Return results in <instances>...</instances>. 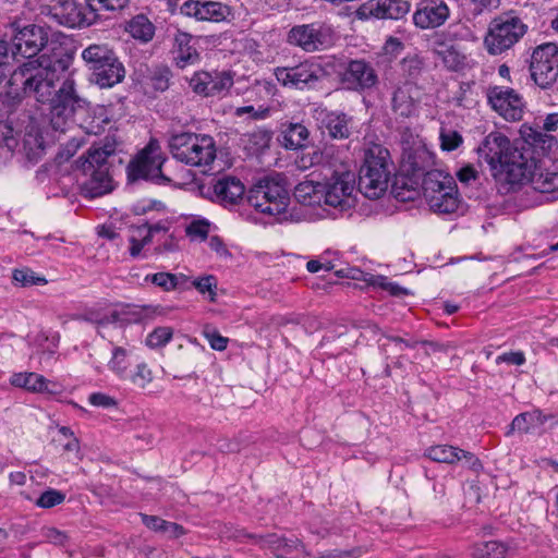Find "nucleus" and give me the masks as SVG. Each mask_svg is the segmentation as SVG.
Segmentation results:
<instances>
[{
  "instance_id": "f257e3e1",
  "label": "nucleus",
  "mask_w": 558,
  "mask_h": 558,
  "mask_svg": "<svg viewBox=\"0 0 558 558\" xmlns=\"http://www.w3.org/2000/svg\"><path fill=\"white\" fill-rule=\"evenodd\" d=\"M66 68V61L44 56L36 61L24 62L11 76L13 85L21 86L26 95L47 105V108L37 107L32 112H43L46 116V126L60 133L65 132L75 111L84 104L75 92L73 80H64L57 88Z\"/></svg>"
},
{
  "instance_id": "f03ea898",
  "label": "nucleus",
  "mask_w": 558,
  "mask_h": 558,
  "mask_svg": "<svg viewBox=\"0 0 558 558\" xmlns=\"http://www.w3.org/2000/svg\"><path fill=\"white\" fill-rule=\"evenodd\" d=\"M122 151V142L114 135L106 136L98 144H94L86 156L77 160L87 179L82 184L85 196L90 198L102 196L112 190V179L109 174V158Z\"/></svg>"
},
{
  "instance_id": "7ed1b4c3",
  "label": "nucleus",
  "mask_w": 558,
  "mask_h": 558,
  "mask_svg": "<svg viewBox=\"0 0 558 558\" xmlns=\"http://www.w3.org/2000/svg\"><path fill=\"white\" fill-rule=\"evenodd\" d=\"M481 159L493 169L507 174L508 181L512 184H522L526 175V161L523 153L512 148L509 138L499 133H489L482 145L477 148Z\"/></svg>"
},
{
  "instance_id": "20e7f679",
  "label": "nucleus",
  "mask_w": 558,
  "mask_h": 558,
  "mask_svg": "<svg viewBox=\"0 0 558 558\" xmlns=\"http://www.w3.org/2000/svg\"><path fill=\"white\" fill-rule=\"evenodd\" d=\"M391 170L389 150L381 145H372L365 150L360 169L359 191L371 199L381 197L388 189Z\"/></svg>"
},
{
  "instance_id": "39448f33",
  "label": "nucleus",
  "mask_w": 558,
  "mask_h": 558,
  "mask_svg": "<svg viewBox=\"0 0 558 558\" xmlns=\"http://www.w3.org/2000/svg\"><path fill=\"white\" fill-rule=\"evenodd\" d=\"M168 147L174 159L191 167L210 166L217 155L216 142L207 134L173 132Z\"/></svg>"
},
{
  "instance_id": "423d86ee",
  "label": "nucleus",
  "mask_w": 558,
  "mask_h": 558,
  "mask_svg": "<svg viewBox=\"0 0 558 558\" xmlns=\"http://www.w3.org/2000/svg\"><path fill=\"white\" fill-rule=\"evenodd\" d=\"M247 201L257 211L276 217L279 221L287 219L290 196L283 180L279 177H266L250 191Z\"/></svg>"
},
{
  "instance_id": "0eeeda50",
  "label": "nucleus",
  "mask_w": 558,
  "mask_h": 558,
  "mask_svg": "<svg viewBox=\"0 0 558 558\" xmlns=\"http://www.w3.org/2000/svg\"><path fill=\"white\" fill-rule=\"evenodd\" d=\"M423 194L430 210L437 214L456 213L461 204L453 178L439 170L424 175Z\"/></svg>"
},
{
  "instance_id": "6e6552de",
  "label": "nucleus",
  "mask_w": 558,
  "mask_h": 558,
  "mask_svg": "<svg viewBox=\"0 0 558 558\" xmlns=\"http://www.w3.org/2000/svg\"><path fill=\"white\" fill-rule=\"evenodd\" d=\"M526 31L527 26L514 12L501 13L490 21L484 46L489 54H501L512 48Z\"/></svg>"
},
{
  "instance_id": "1a4fd4ad",
  "label": "nucleus",
  "mask_w": 558,
  "mask_h": 558,
  "mask_svg": "<svg viewBox=\"0 0 558 558\" xmlns=\"http://www.w3.org/2000/svg\"><path fill=\"white\" fill-rule=\"evenodd\" d=\"M356 174L347 165L340 163L332 170L330 177L322 183L324 194V204L340 211H347L354 207Z\"/></svg>"
},
{
  "instance_id": "9d476101",
  "label": "nucleus",
  "mask_w": 558,
  "mask_h": 558,
  "mask_svg": "<svg viewBox=\"0 0 558 558\" xmlns=\"http://www.w3.org/2000/svg\"><path fill=\"white\" fill-rule=\"evenodd\" d=\"M22 125V151L29 161L37 162L45 155L51 141L49 129L46 126V116L43 112L24 113Z\"/></svg>"
},
{
  "instance_id": "9b49d317",
  "label": "nucleus",
  "mask_w": 558,
  "mask_h": 558,
  "mask_svg": "<svg viewBox=\"0 0 558 558\" xmlns=\"http://www.w3.org/2000/svg\"><path fill=\"white\" fill-rule=\"evenodd\" d=\"M276 80L288 88L312 89L324 78L326 72L320 63L307 59L291 66H278L274 70Z\"/></svg>"
},
{
  "instance_id": "f8f14e48",
  "label": "nucleus",
  "mask_w": 558,
  "mask_h": 558,
  "mask_svg": "<svg viewBox=\"0 0 558 558\" xmlns=\"http://www.w3.org/2000/svg\"><path fill=\"white\" fill-rule=\"evenodd\" d=\"M471 35L464 25H450L446 31L436 34L433 40L434 53L441 59L444 65L450 71H458L465 63V56L454 44L457 40L466 39Z\"/></svg>"
},
{
  "instance_id": "ddd939ff",
  "label": "nucleus",
  "mask_w": 558,
  "mask_h": 558,
  "mask_svg": "<svg viewBox=\"0 0 558 558\" xmlns=\"http://www.w3.org/2000/svg\"><path fill=\"white\" fill-rule=\"evenodd\" d=\"M165 161L161 147L157 140L151 138L148 144L130 161L126 168L130 181L140 179L151 180L156 182L166 181L161 172V166Z\"/></svg>"
},
{
  "instance_id": "4468645a",
  "label": "nucleus",
  "mask_w": 558,
  "mask_h": 558,
  "mask_svg": "<svg viewBox=\"0 0 558 558\" xmlns=\"http://www.w3.org/2000/svg\"><path fill=\"white\" fill-rule=\"evenodd\" d=\"M530 72L541 88L550 87L558 77V45L545 43L537 46L531 57Z\"/></svg>"
},
{
  "instance_id": "2eb2a0df",
  "label": "nucleus",
  "mask_w": 558,
  "mask_h": 558,
  "mask_svg": "<svg viewBox=\"0 0 558 558\" xmlns=\"http://www.w3.org/2000/svg\"><path fill=\"white\" fill-rule=\"evenodd\" d=\"M41 13L71 28L87 27L96 23V13L89 12L86 2L85 5H81L73 0H52Z\"/></svg>"
},
{
  "instance_id": "dca6fc26",
  "label": "nucleus",
  "mask_w": 558,
  "mask_h": 558,
  "mask_svg": "<svg viewBox=\"0 0 558 558\" xmlns=\"http://www.w3.org/2000/svg\"><path fill=\"white\" fill-rule=\"evenodd\" d=\"M48 39V28L37 24H28L14 34L12 39V54L14 57L21 56L28 59L26 62L36 61V59L33 58L43 50ZM41 57H44V54L38 57L37 60L41 59ZM45 57L48 58L46 54ZM49 59H51V57H49ZM56 59L57 58H52V60Z\"/></svg>"
},
{
  "instance_id": "f3484780",
  "label": "nucleus",
  "mask_w": 558,
  "mask_h": 558,
  "mask_svg": "<svg viewBox=\"0 0 558 558\" xmlns=\"http://www.w3.org/2000/svg\"><path fill=\"white\" fill-rule=\"evenodd\" d=\"M180 13L197 22L220 23L228 21L231 8L220 1L186 0L180 5Z\"/></svg>"
},
{
  "instance_id": "a211bd4d",
  "label": "nucleus",
  "mask_w": 558,
  "mask_h": 558,
  "mask_svg": "<svg viewBox=\"0 0 558 558\" xmlns=\"http://www.w3.org/2000/svg\"><path fill=\"white\" fill-rule=\"evenodd\" d=\"M411 4L405 0H368L362 3L354 12L356 19L366 21L400 20L410 12Z\"/></svg>"
},
{
  "instance_id": "6ab92c4d",
  "label": "nucleus",
  "mask_w": 558,
  "mask_h": 558,
  "mask_svg": "<svg viewBox=\"0 0 558 558\" xmlns=\"http://www.w3.org/2000/svg\"><path fill=\"white\" fill-rule=\"evenodd\" d=\"M232 85L233 76L228 71L196 72L190 81L193 92L205 97L223 96Z\"/></svg>"
},
{
  "instance_id": "aec40b11",
  "label": "nucleus",
  "mask_w": 558,
  "mask_h": 558,
  "mask_svg": "<svg viewBox=\"0 0 558 558\" xmlns=\"http://www.w3.org/2000/svg\"><path fill=\"white\" fill-rule=\"evenodd\" d=\"M329 37L328 32L322 26L304 24L290 29L288 41L306 52H314L325 47L329 43Z\"/></svg>"
},
{
  "instance_id": "412c9836",
  "label": "nucleus",
  "mask_w": 558,
  "mask_h": 558,
  "mask_svg": "<svg viewBox=\"0 0 558 558\" xmlns=\"http://www.w3.org/2000/svg\"><path fill=\"white\" fill-rule=\"evenodd\" d=\"M492 107L506 120L518 121L522 118L524 102L512 88L495 87L488 95Z\"/></svg>"
},
{
  "instance_id": "4be33fe9",
  "label": "nucleus",
  "mask_w": 558,
  "mask_h": 558,
  "mask_svg": "<svg viewBox=\"0 0 558 558\" xmlns=\"http://www.w3.org/2000/svg\"><path fill=\"white\" fill-rule=\"evenodd\" d=\"M450 16V9L445 0H425L413 14L415 26L422 29L436 28L445 24Z\"/></svg>"
},
{
  "instance_id": "5701e85b",
  "label": "nucleus",
  "mask_w": 558,
  "mask_h": 558,
  "mask_svg": "<svg viewBox=\"0 0 558 558\" xmlns=\"http://www.w3.org/2000/svg\"><path fill=\"white\" fill-rule=\"evenodd\" d=\"M526 168L523 183L529 182L534 190L558 198V168L544 169L532 157L526 161Z\"/></svg>"
},
{
  "instance_id": "b1692460",
  "label": "nucleus",
  "mask_w": 558,
  "mask_h": 558,
  "mask_svg": "<svg viewBox=\"0 0 558 558\" xmlns=\"http://www.w3.org/2000/svg\"><path fill=\"white\" fill-rule=\"evenodd\" d=\"M378 82L375 69L364 60H352L342 74V83L349 89L364 90L374 87Z\"/></svg>"
},
{
  "instance_id": "393cba45",
  "label": "nucleus",
  "mask_w": 558,
  "mask_h": 558,
  "mask_svg": "<svg viewBox=\"0 0 558 558\" xmlns=\"http://www.w3.org/2000/svg\"><path fill=\"white\" fill-rule=\"evenodd\" d=\"M418 100L420 88L411 82H404L395 89L391 108L396 114L410 118L415 114Z\"/></svg>"
},
{
  "instance_id": "a878e982",
  "label": "nucleus",
  "mask_w": 558,
  "mask_h": 558,
  "mask_svg": "<svg viewBox=\"0 0 558 558\" xmlns=\"http://www.w3.org/2000/svg\"><path fill=\"white\" fill-rule=\"evenodd\" d=\"M215 199L223 205L238 204L245 193V186L241 180L233 175L218 178L213 186Z\"/></svg>"
},
{
  "instance_id": "bb28decb",
  "label": "nucleus",
  "mask_w": 558,
  "mask_h": 558,
  "mask_svg": "<svg viewBox=\"0 0 558 558\" xmlns=\"http://www.w3.org/2000/svg\"><path fill=\"white\" fill-rule=\"evenodd\" d=\"M317 119L320 120L322 128L335 140H344L351 135V118L344 112L320 110Z\"/></svg>"
},
{
  "instance_id": "cd10ccee",
  "label": "nucleus",
  "mask_w": 558,
  "mask_h": 558,
  "mask_svg": "<svg viewBox=\"0 0 558 558\" xmlns=\"http://www.w3.org/2000/svg\"><path fill=\"white\" fill-rule=\"evenodd\" d=\"M192 36L187 33L178 32L174 36L173 60L181 69L199 61V53L192 45Z\"/></svg>"
},
{
  "instance_id": "c85d7f7f",
  "label": "nucleus",
  "mask_w": 558,
  "mask_h": 558,
  "mask_svg": "<svg viewBox=\"0 0 558 558\" xmlns=\"http://www.w3.org/2000/svg\"><path fill=\"white\" fill-rule=\"evenodd\" d=\"M308 129L302 123H286L281 125L279 142L286 149H302L307 146Z\"/></svg>"
},
{
  "instance_id": "c756f323",
  "label": "nucleus",
  "mask_w": 558,
  "mask_h": 558,
  "mask_svg": "<svg viewBox=\"0 0 558 558\" xmlns=\"http://www.w3.org/2000/svg\"><path fill=\"white\" fill-rule=\"evenodd\" d=\"M93 75L92 81L101 88H110L121 83L125 76V69L122 62L117 57L112 61L105 64V66L97 70Z\"/></svg>"
},
{
  "instance_id": "7c9ffc66",
  "label": "nucleus",
  "mask_w": 558,
  "mask_h": 558,
  "mask_svg": "<svg viewBox=\"0 0 558 558\" xmlns=\"http://www.w3.org/2000/svg\"><path fill=\"white\" fill-rule=\"evenodd\" d=\"M82 58L94 74L100 68L102 69L105 64L116 59L117 56L107 45L94 44L83 50Z\"/></svg>"
},
{
  "instance_id": "2f4dec72",
  "label": "nucleus",
  "mask_w": 558,
  "mask_h": 558,
  "mask_svg": "<svg viewBox=\"0 0 558 558\" xmlns=\"http://www.w3.org/2000/svg\"><path fill=\"white\" fill-rule=\"evenodd\" d=\"M111 123V116L105 106H97L86 111V117L81 122V128L86 134L98 135Z\"/></svg>"
},
{
  "instance_id": "473e14b6",
  "label": "nucleus",
  "mask_w": 558,
  "mask_h": 558,
  "mask_svg": "<svg viewBox=\"0 0 558 558\" xmlns=\"http://www.w3.org/2000/svg\"><path fill=\"white\" fill-rule=\"evenodd\" d=\"M10 383L14 387L23 388L31 392H50V381L37 373H17L13 374Z\"/></svg>"
},
{
  "instance_id": "72a5a7b5",
  "label": "nucleus",
  "mask_w": 558,
  "mask_h": 558,
  "mask_svg": "<svg viewBox=\"0 0 558 558\" xmlns=\"http://www.w3.org/2000/svg\"><path fill=\"white\" fill-rule=\"evenodd\" d=\"M550 416L543 414L539 410L524 412L517 415L511 423V430L523 434H531L544 426Z\"/></svg>"
},
{
  "instance_id": "f704fd0d",
  "label": "nucleus",
  "mask_w": 558,
  "mask_h": 558,
  "mask_svg": "<svg viewBox=\"0 0 558 558\" xmlns=\"http://www.w3.org/2000/svg\"><path fill=\"white\" fill-rule=\"evenodd\" d=\"M322 182L303 181L294 187L295 199L304 206H314L324 202Z\"/></svg>"
},
{
  "instance_id": "c9c22d12",
  "label": "nucleus",
  "mask_w": 558,
  "mask_h": 558,
  "mask_svg": "<svg viewBox=\"0 0 558 558\" xmlns=\"http://www.w3.org/2000/svg\"><path fill=\"white\" fill-rule=\"evenodd\" d=\"M125 29L133 38L143 43L151 40L155 34V26L143 14H138L131 19Z\"/></svg>"
},
{
  "instance_id": "e433bc0d",
  "label": "nucleus",
  "mask_w": 558,
  "mask_h": 558,
  "mask_svg": "<svg viewBox=\"0 0 558 558\" xmlns=\"http://www.w3.org/2000/svg\"><path fill=\"white\" fill-rule=\"evenodd\" d=\"M426 457L435 462L453 464L459 462V448L448 445H437L426 450Z\"/></svg>"
},
{
  "instance_id": "4c0bfd02",
  "label": "nucleus",
  "mask_w": 558,
  "mask_h": 558,
  "mask_svg": "<svg viewBox=\"0 0 558 558\" xmlns=\"http://www.w3.org/2000/svg\"><path fill=\"white\" fill-rule=\"evenodd\" d=\"M108 367L118 377L125 378L129 368L128 351L122 347H113Z\"/></svg>"
},
{
  "instance_id": "58836bf2",
  "label": "nucleus",
  "mask_w": 558,
  "mask_h": 558,
  "mask_svg": "<svg viewBox=\"0 0 558 558\" xmlns=\"http://www.w3.org/2000/svg\"><path fill=\"white\" fill-rule=\"evenodd\" d=\"M89 12L96 13V21L100 17V12H117L124 9L129 0H85Z\"/></svg>"
},
{
  "instance_id": "ea45409f",
  "label": "nucleus",
  "mask_w": 558,
  "mask_h": 558,
  "mask_svg": "<svg viewBox=\"0 0 558 558\" xmlns=\"http://www.w3.org/2000/svg\"><path fill=\"white\" fill-rule=\"evenodd\" d=\"M12 279L14 284L20 287L44 286L47 283L45 277L36 275L29 268L14 269Z\"/></svg>"
},
{
  "instance_id": "a19ab883",
  "label": "nucleus",
  "mask_w": 558,
  "mask_h": 558,
  "mask_svg": "<svg viewBox=\"0 0 558 558\" xmlns=\"http://www.w3.org/2000/svg\"><path fill=\"white\" fill-rule=\"evenodd\" d=\"M326 154L327 153L325 150H320L319 148L302 151V154L295 159V166L299 170H308L320 165L324 161Z\"/></svg>"
},
{
  "instance_id": "79ce46f5",
  "label": "nucleus",
  "mask_w": 558,
  "mask_h": 558,
  "mask_svg": "<svg viewBox=\"0 0 558 558\" xmlns=\"http://www.w3.org/2000/svg\"><path fill=\"white\" fill-rule=\"evenodd\" d=\"M506 551V546L500 542H485L476 547L474 558H505Z\"/></svg>"
},
{
  "instance_id": "37998d69",
  "label": "nucleus",
  "mask_w": 558,
  "mask_h": 558,
  "mask_svg": "<svg viewBox=\"0 0 558 558\" xmlns=\"http://www.w3.org/2000/svg\"><path fill=\"white\" fill-rule=\"evenodd\" d=\"M384 339L386 341L380 344V348L386 354H398L404 349H413L417 344V341H410L395 336H384Z\"/></svg>"
},
{
  "instance_id": "c03bdc74",
  "label": "nucleus",
  "mask_w": 558,
  "mask_h": 558,
  "mask_svg": "<svg viewBox=\"0 0 558 558\" xmlns=\"http://www.w3.org/2000/svg\"><path fill=\"white\" fill-rule=\"evenodd\" d=\"M128 315H129V313L124 310L112 311L111 313L104 315L101 318L96 319L95 324L97 326L98 333L101 337H105L102 329L110 324H119L120 326H123L125 324L131 323V318H129Z\"/></svg>"
},
{
  "instance_id": "a18cd8bd",
  "label": "nucleus",
  "mask_w": 558,
  "mask_h": 558,
  "mask_svg": "<svg viewBox=\"0 0 558 558\" xmlns=\"http://www.w3.org/2000/svg\"><path fill=\"white\" fill-rule=\"evenodd\" d=\"M210 223L206 219H196L185 227V233L191 241H204L209 233Z\"/></svg>"
},
{
  "instance_id": "49530a36",
  "label": "nucleus",
  "mask_w": 558,
  "mask_h": 558,
  "mask_svg": "<svg viewBox=\"0 0 558 558\" xmlns=\"http://www.w3.org/2000/svg\"><path fill=\"white\" fill-rule=\"evenodd\" d=\"M173 336V330L170 327L155 328L146 338V344L149 348H160L166 345Z\"/></svg>"
},
{
  "instance_id": "de8ad7c7",
  "label": "nucleus",
  "mask_w": 558,
  "mask_h": 558,
  "mask_svg": "<svg viewBox=\"0 0 558 558\" xmlns=\"http://www.w3.org/2000/svg\"><path fill=\"white\" fill-rule=\"evenodd\" d=\"M439 140L441 149L446 151H452L463 143L462 135L458 131L448 129H441Z\"/></svg>"
},
{
  "instance_id": "09e8293b",
  "label": "nucleus",
  "mask_w": 558,
  "mask_h": 558,
  "mask_svg": "<svg viewBox=\"0 0 558 558\" xmlns=\"http://www.w3.org/2000/svg\"><path fill=\"white\" fill-rule=\"evenodd\" d=\"M64 499L65 495L63 493L49 488L41 493V495L36 500V506L43 509H49L62 504Z\"/></svg>"
},
{
  "instance_id": "8fccbe9b",
  "label": "nucleus",
  "mask_w": 558,
  "mask_h": 558,
  "mask_svg": "<svg viewBox=\"0 0 558 558\" xmlns=\"http://www.w3.org/2000/svg\"><path fill=\"white\" fill-rule=\"evenodd\" d=\"M526 137L531 140V144L539 147L542 150H547L556 144V140L554 136L543 133L539 130L530 129V133L526 134Z\"/></svg>"
},
{
  "instance_id": "3c124183",
  "label": "nucleus",
  "mask_w": 558,
  "mask_h": 558,
  "mask_svg": "<svg viewBox=\"0 0 558 558\" xmlns=\"http://www.w3.org/2000/svg\"><path fill=\"white\" fill-rule=\"evenodd\" d=\"M148 278H150L154 284L162 288L165 291L174 290L178 286V277L170 272H157L146 277V279Z\"/></svg>"
},
{
  "instance_id": "603ef678",
  "label": "nucleus",
  "mask_w": 558,
  "mask_h": 558,
  "mask_svg": "<svg viewBox=\"0 0 558 558\" xmlns=\"http://www.w3.org/2000/svg\"><path fill=\"white\" fill-rule=\"evenodd\" d=\"M170 77L171 72L168 68L156 69L150 76L153 88L157 92H165L169 87Z\"/></svg>"
},
{
  "instance_id": "864d4df0",
  "label": "nucleus",
  "mask_w": 558,
  "mask_h": 558,
  "mask_svg": "<svg viewBox=\"0 0 558 558\" xmlns=\"http://www.w3.org/2000/svg\"><path fill=\"white\" fill-rule=\"evenodd\" d=\"M130 379L134 386L145 388L153 380V374L145 363H141L136 366V369L130 376Z\"/></svg>"
},
{
  "instance_id": "5fc2aeb1",
  "label": "nucleus",
  "mask_w": 558,
  "mask_h": 558,
  "mask_svg": "<svg viewBox=\"0 0 558 558\" xmlns=\"http://www.w3.org/2000/svg\"><path fill=\"white\" fill-rule=\"evenodd\" d=\"M293 551L300 553L303 558H314L313 555L306 549L305 545L299 538L284 537L281 550L283 555L292 554Z\"/></svg>"
},
{
  "instance_id": "6e6d98bb",
  "label": "nucleus",
  "mask_w": 558,
  "mask_h": 558,
  "mask_svg": "<svg viewBox=\"0 0 558 558\" xmlns=\"http://www.w3.org/2000/svg\"><path fill=\"white\" fill-rule=\"evenodd\" d=\"M244 114H248L252 120H262L268 117L269 109L259 107L258 109H255L254 106H243L238 107L234 110V116L238 118L243 117Z\"/></svg>"
},
{
  "instance_id": "4d7b16f0",
  "label": "nucleus",
  "mask_w": 558,
  "mask_h": 558,
  "mask_svg": "<svg viewBox=\"0 0 558 558\" xmlns=\"http://www.w3.org/2000/svg\"><path fill=\"white\" fill-rule=\"evenodd\" d=\"M372 284H378L383 289L389 291L391 295L400 296L408 294V290L402 288L396 283L388 282L387 279L383 276L372 277Z\"/></svg>"
},
{
  "instance_id": "13d9d810",
  "label": "nucleus",
  "mask_w": 558,
  "mask_h": 558,
  "mask_svg": "<svg viewBox=\"0 0 558 558\" xmlns=\"http://www.w3.org/2000/svg\"><path fill=\"white\" fill-rule=\"evenodd\" d=\"M507 363L511 365H523L525 363V355L522 351L506 352L496 357V364Z\"/></svg>"
},
{
  "instance_id": "bf43d9fd",
  "label": "nucleus",
  "mask_w": 558,
  "mask_h": 558,
  "mask_svg": "<svg viewBox=\"0 0 558 558\" xmlns=\"http://www.w3.org/2000/svg\"><path fill=\"white\" fill-rule=\"evenodd\" d=\"M402 68L410 77L414 78L421 73L423 61L417 57L405 58L402 62Z\"/></svg>"
},
{
  "instance_id": "052dcab7",
  "label": "nucleus",
  "mask_w": 558,
  "mask_h": 558,
  "mask_svg": "<svg viewBox=\"0 0 558 558\" xmlns=\"http://www.w3.org/2000/svg\"><path fill=\"white\" fill-rule=\"evenodd\" d=\"M206 339L208 340L210 348L217 351H223L228 345V339L222 337L215 330L204 331Z\"/></svg>"
},
{
  "instance_id": "680f3d73",
  "label": "nucleus",
  "mask_w": 558,
  "mask_h": 558,
  "mask_svg": "<svg viewBox=\"0 0 558 558\" xmlns=\"http://www.w3.org/2000/svg\"><path fill=\"white\" fill-rule=\"evenodd\" d=\"M195 288L202 293H209L210 300H214L215 292L213 290L216 287V279L214 276H206L194 281Z\"/></svg>"
},
{
  "instance_id": "e2e57ef3",
  "label": "nucleus",
  "mask_w": 558,
  "mask_h": 558,
  "mask_svg": "<svg viewBox=\"0 0 558 558\" xmlns=\"http://www.w3.org/2000/svg\"><path fill=\"white\" fill-rule=\"evenodd\" d=\"M167 231V228L158 222L154 225H143L136 228L135 232L138 235H142L144 233V242H150L151 235L157 232Z\"/></svg>"
},
{
  "instance_id": "0e129e2a",
  "label": "nucleus",
  "mask_w": 558,
  "mask_h": 558,
  "mask_svg": "<svg viewBox=\"0 0 558 558\" xmlns=\"http://www.w3.org/2000/svg\"><path fill=\"white\" fill-rule=\"evenodd\" d=\"M459 462L471 470L477 471L482 468L481 461L470 451L459 448Z\"/></svg>"
},
{
  "instance_id": "69168bd1",
  "label": "nucleus",
  "mask_w": 558,
  "mask_h": 558,
  "mask_svg": "<svg viewBox=\"0 0 558 558\" xmlns=\"http://www.w3.org/2000/svg\"><path fill=\"white\" fill-rule=\"evenodd\" d=\"M141 517H142V522L148 529L156 531V532L163 533V530L166 529L168 521H166L157 515L141 514Z\"/></svg>"
},
{
  "instance_id": "338daca9",
  "label": "nucleus",
  "mask_w": 558,
  "mask_h": 558,
  "mask_svg": "<svg viewBox=\"0 0 558 558\" xmlns=\"http://www.w3.org/2000/svg\"><path fill=\"white\" fill-rule=\"evenodd\" d=\"M89 403L101 408H111L117 404L113 398L101 392L92 393L89 396Z\"/></svg>"
},
{
  "instance_id": "774afa93",
  "label": "nucleus",
  "mask_w": 558,
  "mask_h": 558,
  "mask_svg": "<svg viewBox=\"0 0 558 558\" xmlns=\"http://www.w3.org/2000/svg\"><path fill=\"white\" fill-rule=\"evenodd\" d=\"M9 59L8 43L5 40H0V82L7 76Z\"/></svg>"
}]
</instances>
